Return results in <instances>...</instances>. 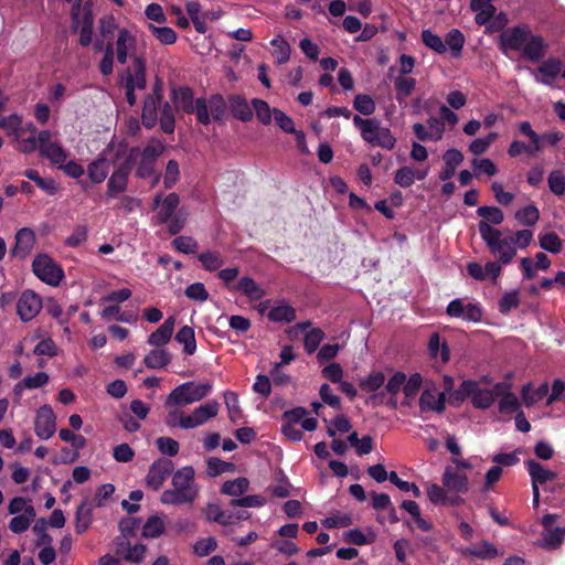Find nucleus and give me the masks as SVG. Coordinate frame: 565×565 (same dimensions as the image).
I'll return each mask as SVG.
<instances>
[{
    "label": "nucleus",
    "instance_id": "45",
    "mask_svg": "<svg viewBox=\"0 0 565 565\" xmlns=\"http://www.w3.org/2000/svg\"><path fill=\"white\" fill-rule=\"evenodd\" d=\"M428 350L433 358H437L440 354V359L444 363L450 359V351L446 342L441 343L440 335L435 332L430 335L428 341Z\"/></svg>",
    "mask_w": 565,
    "mask_h": 565
},
{
    "label": "nucleus",
    "instance_id": "17",
    "mask_svg": "<svg viewBox=\"0 0 565 565\" xmlns=\"http://www.w3.org/2000/svg\"><path fill=\"white\" fill-rule=\"evenodd\" d=\"M55 415L49 405L38 408V437L47 439L52 437L56 430Z\"/></svg>",
    "mask_w": 565,
    "mask_h": 565
},
{
    "label": "nucleus",
    "instance_id": "56",
    "mask_svg": "<svg viewBox=\"0 0 565 565\" xmlns=\"http://www.w3.org/2000/svg\"><path fill=\"white\" fill-rule=\"evenodd\" d=\"M406 381V375L403 372H395L385 385V391L391 395L390 404L394 407L396 406V401L393 399L395 395L398 394L401 388H404V383Z\"/></svg>",
    "mask_w": 565,
    "mask_h": 565
},
{
    "label": "nucleus",
    "instance_id": "31",
    "mask_svg": "<svg viewBox=\"0 0 565 565\" xmlns=\"http://www.w3.org/2000/svg\"><path fill=\"white\" fill-rule=\"evenodd\" d=\"M462 554L473 556L479 559H492L499 555L497 547L489 541H482L477 545L467 547Z\"/></svg>",
    "mask_w": 565,
    "mask_h": 565
},
{
    "label": "nucleus",
    "instance_id": "16",
    "mask_svg": "<svg viewBox=\"0 0 565 565\" xmlns=\"http://www.w3.org/2000/svg\"><path fill=\"white\" fill-rule=\"evenodd\" d=\"M443 484L449 491H454L456 493H467L469 490V480L467 475L459 472L452 467H446L443 475Z\"/></svg>",
    "mask_w": 565,
    "mask_h": 565
},
{
    "label": "nucleus",
    "instance_id": "6",
    "mask_svg": "<svg viewBox=\"0 0 565 565\" xmlns=\"http://www.w3.org/2000/svg\"><path fill=\"white\" fill-rule=\"evenodd\" d=\"M8 510L14 515L9 523V529L17 534L25 532L35 516L32 501L22 497L13 498Z\"/></svg>",
    "mask_w": 565,
    "mask_h": 565
},
{
    "label": "nucleus",
    "instance_id": "21",
    "mask_svg": "<svg viewBox=\"0 0 565 565\" xmlns=\"http://www.w3.org/2000/svg\"><path fill=\"white\" fill-rule=\"evenodd\" d=\"M38 153L49 160L54 167L64 163L68 157L67 150L57 141L42 145V147L38 149Z\"/></svg>",
    "mask_w": 565,
    "mask_h": 565
},
{
    "label": "nucleus",
    "instance_id": "64",
    "mask_svg": "<svg viewBox=\"0 0 565 565\" xmlns=\"http://www.w3.org/2000/svg\"><path fill=\"white\" fill-rule=\"evenodd\" d=\"M252 105L258 120L264 125H269L271 122L273 110L268 103L259 98H254L252 99Z\"/></svg>",
    "mask_w": 565,
    "mask_h": 565
},
{
    "label": "nucleus",
    "instance_id": "5",
    "mask_svg": "<svg viewBox=\"0 0 565 565\" xmlns=\"http://www.w3.org/2000/svg\"><path fill=\"white\" fill-rule=\"evenodd\" d=\"M212 391L211 383L185 382L171 391L166 405L183 406L203 399Z\"/></svg>",
    "mask_w": 565,
    "mask_h": 565
},
{
    "label": "nucleus",
    "instance_id": "32",
    "mask_svg": "<svg viewBox=\"0 0 565 565\" xmlns=\"http://www.w3.org/2000/svg\"><path fill=\"white\" fill-rule=\"evenodd\" d=\"M179 204L180 198L175 192L169 193L167 196H164L157 214L159 223L166 224L171 218V216L175 215V211Z\"/></svg>",
    "mask_w": 565,
    "mask_h": 565
},
{
    "label": "nucleus",
    "instance_id": "11",
    "mask_svg": "<svg viewBox=\"0 0 565 565\" xmlns=\"http://www.w3.org/2000/svg\"><path fill=\"white\" fill-rule=\"evenodd\" d=\"M530 35L531 29L526 24L507 29L500 35V47L503 52L507 50L521 51Z\"/></svg>",
    "mask_w": 565,
    "mask_h": 565
},
{
    "label": "nucleus",
    "instance_id": "23",
    "mask_svg": "<svg viewBox=\"0 0 565 565\" xmlns=\"http://www.w3.org/2000/svg\"><path fill=\"white\" fill-rule=\"evenodd\" d=\"M226 105L234 118L243 122L252 120L253 110L244 96L231 95L228 97V104L226 103Z\"/></svg>",
    "mask_w": 565,
    "mask_h": 565
},
{
    "label": "nucleus",
    "instance_id": "42",
    "mask_svg": "<svg viewBox=\"0 0 565 565\" xmlns=\"http://www.w3.org/2000/svg\"><path fill=\"white\" fill-rule=\"evenodd\" d=\"M220 409V404L217 401H210L203 405H200L193 411V415L199 425L205 424L211 418L217 416Z\"/></svg>",
    "mask_w": 565,
    "mask_h": 565
},
{
    "label": "nucleus",
    "instance_id": "58",
    "mask_svg": "<svg viewBox=\"0 0 565 565\" xmlns=\"http://www.w3.org/2000/svg\"><path fill=\"white\" fill-rule=\"evenodd\" d=\"M160 127L166 134H173L175 128L174 111L168 102H166L161 108Z\"/></svg>",
    "mask_w": 565,
    "mask_h": 565
},
{
    "label": "nucleus",
    "instance_id": "2",
    "mask_svg": "<svg viewBox=\"0 0 565 565\" xmlns=\"http://www.w3.org/2000/svg\"><path fill=\"white\" fill-rule=\"evenodd\" d=\"M195 471L192 466L177 470L172 476L173 489L164 490L160 501L163 504L181 505L194 502L198 489L194 483Z\"/></svg>",
    "mask_w": 565,
    "mask_h": 565
},
{
    "label": "nucleus",
    "instance_id": "35",
    "mask_svg": "<svg viewBox=\"0 0 565 565\" xmlns=\"http://www.w3.org/2000/svg\"><path fill=\"white\" fill-rule=\"evenodd\" d=\"M539 73L543 75L542 83L550 85L562 71V62L558 58L550 57L544 61L537 68Z\"/></svg>",
    "mask_w": 565,
    "mask_h": 565
},
{
    "label": "nucleus",
    "instance_id": "46",
    "mask_svg": "<svg viewBox=\"0 0 565 565\" xmlns=\"http://www.w3.org/2000/svg\"><path fill=\"white\" fill-rule=\"evenodd\" d=\"M515 220L524 226H534L540 220V211L534 204L520 209L514 214Z\"/></svg>",
    "mask_w": 565,
    "mask_h": 565
},
{
    "label": "nucleus",
    "instance_id": "54",
    "mask_svg": "<svg viewBox=\"0 0 565 565\" xmlns=\"http://www.w3.org/2000/svg\"><path fill=\"white\" fill-rule=\"evenodd\" d=\"M540 246L544 250H547L552 254H558L562 250L563 242L558 237L555 232H550L543 235H540Z\"/></svg>",
    "mask_w": 565,
    "mask_h": 565
},
{
    "label": "nucleus",
    "instance_id": "28",
    "mask_svg": "<svg viewBox=\"0 0 565 565\" xmlns=\"http://www.w3.org/2000/svg\"><path fill=\"white\" fill-rule=\"evenodd\" d=\"M233 289L246 296L250 301L260 300L266 295V291L248 276L242 277Z\"/></svg>",
    "mask_w": 565,
    "mask_h": 565
},
{
    "label": "nucleus",
    "instance_id": "61",
    "mask_svg": "<svg viewBox=\"0 0 565 565\" xmlns=\"http://www.w3.org/2000/svg\"><path fill=\"white\" fill-rule=\"evenodd\" d=\"M520 306V297L518 290L505 292L499 300V311L502 315H508L512 309Z\"/></svg>",
    "mask_w": 565,
    "mask_h": 565
},
{
    "label": "nucleus",
    "instance_id": "10",
    "mask_svg": "<svg viewBox=\"0 0 565 565\" xmlns=\"http://www.w3.org/2000/svg\"><path fill=\"white\" fill-rule=\"evenodd\" d=\"M64 278L61 264L46 254H38V279L51 287H58Z\"/></svg>",
    "mask_w": 565,
    "mask_h": 565
},
{
    "label": "nucleus",
    "instance_id": "33",
    "mask_svg": "<svg viewBox=\"0 0 565 565\" xmlns=\"http://www.w3.org/2000/svg\"><path fill=\"white\" fill-rule=\"evenodd\" d=\"M548 393V384L542 383L535 391L532 392V384L527 383L521 388V397L526 407L533 406L539 401L543 399Z\"/></svg>",
    "mask_w": 565,
    "mask_h": 565
},
{
    "label": "nucleus",
    "instance_id": "24",
    "mask_svg": "<svg viewBox=\"0 0 565 565\" xmlns=\"http://www.w3.org/2000/svg\"><path fill=\"white\" fill-rule=\"evenodd\" d=\"M175 318L173 316L167 318L164 322L148 337V343L152 347H162L167 344L174 330Z\"/></svg>",
    "mask_w": 565,
    "mask_h": 565
},
{
    "label": "nucleus",
    "instance_id": "37",
    "mask_svg": "<svg viewBox=\"0 0 565 565\" xmlns=\"http://www.w3.org/2000/svg\"><path fill=\"white\" fill-rule=\"evenodd\" d=\"M171 362V354L164 349H153L143 359L148 369H162Z\"/></svg>",
    "mask_w": 565,
    "mask_h": 565
},
{
    "label": "nucleus",
    "instance_id": "52",
    "mask_svg": "<svg viewBox=\"0 0 565 565\" xmlns=\"http://www.w3.org/2000/svg\"><path fill=\"white\" fill-rule=\"evenodd\" d=\"M164 531V523L158 515H151L142 526V536L154 539L160 536Z\"/></svg>",
    "mask_w": 565,
    "mask_h": 565
},
{
    "label": "nucleus",
    "instance_id": "41",
    "mask_svg": "<svg viewBox=\"0 0 565 565\" xmlns=\"http://www.w3.org/2000/svg\"><path fill=\"white\" fill-rule=\"evenodd\" d=\"M267 318L273 322H292L296 320V310L289 305L276 306L267 313Z\"/></svg>",
    "mask_w": 565,
    "mask_h": 565
},
{
    "label": "nucleus",
    "instance_id": "60",
    "mask_svg": "<svg viewBox=\"0 0 565 565\" xmlns=\"http://www.w3.org/2000/svg\"><path fill=\"white\" fill-rule=\"evenodd\" d=\"M324 339V332L320 328H313L305 335L303 347L308 354L317 351Z\"/></svg>",
    "mask_w": 565,
    "mask_h": 565
},
{
    "label": "nucleus",
    "instance_id": "4",
    "mask_svg": "<svg viewBox=\"0 0 565 565\" xmlns=\"http://www.w3.org/2000/svg\"><path fill=\"white\" fill-rule=\"evenodd\" d=\"M478 230L490 253L498 256L501 264H510L516 255L513 236L502 237L500 230L488 225L486 222H479Z\"/></svg>",
    "mask_w": 565,
    "mask_h": 565
},
{
    "label": "nucleus",
    "instance_id": "55",
    "mask_svg": "<svg viewBox=\"0 0 565 565\" xmlns=\"http://www.w3.org/2000/svg\"><path fill=\"white\" fill-rule=\"evenodd\" d=\"M353 108L364 116H371L376 109L373 98L366 94H358L353 100Z\"/></svg>",
    "mask_w": 565,
    "mask_h": 565
},
{
    "label": "nucleus",
    "instance_id": "25",
    "mask_svg": "<svg viewBox=\"0 0 565 565\" xmlns=\"http://www.w3.org/2000/svg\"><path fill=\"white\" fill-rule=\"evenodd\" d=\"M493 0H471L470 9L476 12L475 22L478 25H486L495 14L497 8Z\"/></svg>",
    "mask_w": 565,
    "mask_h": 565
},
{
    "label": "nucleus",
    "instance_id": "19",
    "mask_svg": "<svg viewBox=\"0 0 565 565\" xmlns=\"http://www.w3.org/2000/svg\"><path fill=\"white\" fill-rule=\"evenodd\" d=\"M47 524L55 529L63 527L65 524V516L63 511L60 509L54 510L49 520H45L44 518L38 519V547L52 542L50 535L43 532L45 525Z\"/></svg>",
    "mask_w": 565,
    "mask_h": 565
},
{
    "label": "nucleus",
    "instance_id": "7",
    "mask_svg": "<svg viewBox=\"0 0 565 565\" xmlns=\"http://www.w3.org/2000/svg\"><path fill=\"white\" fill-rule=\"evenodd\" d=\"M0 129L13 136L18 142L19 150L23 152H33L35 150V134L26 131L22 127V119L13 114L8 117L0 116Z\"/></svg>",
    "mask_w": 565,
    "mask_h": 565
},
{
    "label": "nucleus",
    "instance_id": "51",
    "mask_svg": "<svg viewBox=\"0 0 565 565\" xmlns=\"http://www.w3.org/2000/svg\"><path fill=\"white\" fill-rule=\"evenodd\" d=\"M385 383V375L383 372H372L365 379L361 380L359 383L360 388L363 392L375 393L377 392Z\"/></svg>",
    "mask_w": 565,
    "mask_h": 565
},
{
    "label": "nucleus",
    "instance_id": "26",
    "mask_svg": "<svg viewBox=\"0 0 565 565\" xmlns=\"http://www.w3.org/2000/svg\"><path fill=\"white\" fill-rule=\"evenodd\" d=\"M443 160L445 166L439 172V179L448 181L455 175L457 167L463 161V154L458 149H448L444 153Z\"/></svg>",
    "mask_w": 565,
    "mask_h": 565
},
{
    "label": "nucleus",
    "instance_id": "20",
    "mask_svg": "<svg viewBox=\"0 0 565 565\" xmlns=\"http://www.w3.org/2000/svg\"><path fill=\"white\" fill-rule=\"evenodd\" d=\"M524 465L527 469V472L531 477L532 486H543L547 481H553L556 479L557 473L546 469L543 465L535 461L534 459H529L524 461Z\"/></svg>",
    "mask_w": 565,
    "mask_h": 565
},
{
    "label": "nucleus",
    "instance_id": "14",
    "mask_svg": "<svg viewBox=\"0 0 565 565\" xmlns=\"http://www.w3.org/2000/svg\"><path fill=\"white\" fill-rule=\"evenodd\" d=\"M15 243L11 248L12 257L24 259L35 246V233L30 227L20 228L15 234Z\"/></svg>",
    "mask_w": 565,
    "mask_h": 565
},
{
    "label": "nucleus",
    "instance_id": "15",
    "mask_svg": "<svg viewBox=\"0 0 565 565\" xmlns=\"http://www.w3.org/2000/svg\"><path fill=\"white\" fill-rule=\"evenodd\" d=\"M162 94L160 89H154L153 94L146 96L143 100L141 120L142 125L147 129H151L156 126L158 120V108L161 105Z\"/></svg>",
    "mask_w": 565,
    "mask_h": 565
},
{
    "label": "nucleus",
    "instance_id": "38",
    "mask_svg": "<svg viewBox=\"0 0 565 565\" xmlns=\"http://www.w3.org/2000/svg\"><path fill=\"white\" fill-rule=\"evenodd\" d=\"M476 388V381L465 380L457 390H454L449 396V403L454 406L461 405L468 397H471Z\"/></svg>",
    "mask_w": 565,
    "mask_h": 565
},
{
    "label": "nucleus",
    "instance_id": "49",
    "mask_svg": "<svg viewBox=\"0 0 565 565\" xmlns=\"http://www.w3.org/2000/svg\"><path fill=\"white\" fill-rule=\"evenodd\" d=\"M206 519L222 525L234 524L233 513L223 511L218 504L210 503L206 508Z\"/></svg>",
    "mask_w": 565,
    "mask_h": 565
},
{
    "label": "nucleus",
    "instance_id": "50",
    "mask_svg": "<svg viewBox=\"0 0 565 565\" xmlns=\"http://www.w3.org/2000/svg\"><path fill=\"white\" fill-rule=\"evenodd\" d=\"M420 36L423 43L431 51L438 54H444L447 52L445 41L438 34H435L431 30H423Z\"/></svg>",
    "mask_w": 565,
    "mask_h": 565
},
{
    "label": "nucleus",
    "instance_id": "34",
    "mask_svg": "<svg viewBox=\"0 0 565 565\" xmlns=\"http://www.w3.org/2000/svg\"><path fill=\"white\" fill-rule=\"evenodd\" d=\"M273 115L277 126L287 134H294L298 142L305 141V134L301 130H296L294 120L287 116L282 110L274 108Z\"/></svg>",
    "mask_w": 565,
    "mask_h": 565
},
{
    "label": "nucleus",
    "instance_id": "44",
    "mask_svg": "<svg viewBox=\"0 0 565 565\" xmlns=\"http://www.w3.org/2000/svg\"><path fill=\"white\" fill-rule=\"evenodd\" d=\"M271 46H274V53L273 55L276 58L277 64L281 65L289 61L290 58V45L285 40L282 35H277L270 41Z\"/></svg>",
    "mask_w": 565,
    "mask_h": 565
},
{
    "label": "nucleus",
    "instance_id": "59",
    "mask_svg": "<svg viewBox=\"0 0 565 565\" xmlns=\"http://www.w3.org/2000/svg\"><path fill=\"white\" fill-rule=\"evenodd\" d=\"M149 30L151 34L162 44L170 45L177 41L175 31L169 26H156L153 24H149Z\"/></svg>",
    "mask_w": 565,
    "mask_h": 565
},
{
    "label": "nucleus",
    "instance_id": "12",
    "mask_svg": "<svg viewBox=\"0 0 565 565\" xmlns=\"http://www.w3.org/2000/svg\"><path fill=\"white\" fill-rule=\"evenodd\" d=\"M173 462L168 458H160L152 462L146 477L147 487L157 491L167 477L173 471Z\"/></svg>",
    "mask_w": 565,
    "mask_h": 565
},
{
    "label": "nucleus",
    "instance_id": "3",
    "mask_svg": "<svg viewBox=\"0 0 565 565\" xmlns=\"http://www.w3.org/2000/svg\"><path fill=\"white\" fill-rule=\"evenodd\" d=\"M353 125L360 130L361 138L372 147H380L386 150H393L397 139L388 127L382 126L380 119L362 118L359 115L353 116Z\"/></svg>",
    "mask_w": 565,
    "mask_h": 565
},
{
    "label": "nucleus",
    "instance_id": "8",
    "mask_svg": "<svg viewBox=\"0 0 565 565\" xmlns=\"http://www.w3.org/2000/svg\"><path fill=\"white\" fill-rule=\"evenodd\" d=\"M138 148H132L130 154L119 164V167L111 173L107 182V196L116 198L118 194L127 191L129 175L136 163V159L132 156L137 152Z\"/></svg>",
    "mask_w": 565,
    "mask_h": 565
},
{
    "label": "nucleus",
    "instance_id": "1",
    "mask_svg": "<svg viewBox=\"0 0 565 565\" xmlns=\"http://www.w3.org/2000/svg\"><path fill=\"white\" fill-rule=\"evenodd\" d=\"M170 97L177 110L194 114L201 125L207 126L212 120L223 122L226 117L227 105L221 94H213L209 98H194L191 87L180 86L172 88Z\"/></svg>",
    "mask_w": 565,
    "mask_h": 565
},
{
    "label": "nucleus",
    "instance_id": "18",
    "mask_svg": "<svg viewBox=\"0 0 565 565\" xmlns=\"http://www.w3.org/2000/svg\"><path fill=\"white\" fill-rule=\"evenodd\" d=\"M95 508V502L89 498H85L77 507L75 514V531L77 534H82L89 529Z\"/></svg>",
    "mask_w": 565,
    "mask_h": 565
},
{
    "label": "nucleus",
    "instance_id": "39",
    "mask_svg": "<svg viewBox=\"0 0 565 565\" xmlns=\"http://www.w3.org/2000/svg\"><path fill=\"white\" fill-rule=\"evenodd\" d=\"M416 79L413 77L397 76L394 81L396 90V100L402 104L407 97L412 95L416 87Z\"/></svg>",
    "mask_w": 565,
    "mask_h": 565
},
{
    "label": "nucleus",
    "instance_id": "43",
    "mask_svg": "<svg viewBox=\"0 0 565 565\" xmlns=\"http://www.w3.org/2000/svg\"><path fill=\"white\" fill-rule=\"evenodd\" d=\"M446 47L450 49L451 55L454 57H459L461 55L466 39L462 32L458 29H451L445 36Z\"/></svg>",
    "mask_w": 565,
    "mask_h": 565
},
{
    "label": "nucleus",
    "instance_id": "63",
    "mask_svg": "<svg viewBox=\"0 0 565 565\" xmlns=\"http://www.w3.org/2000/svg\"><path fill=\"white\" fill-rule=\"evenodd\" d=\"M499 412L504 415H510L520 409V402L514 393L504 394L499 401Z\"/></svg>",
    "mask_w": 565,
    "mask_h": 565
},
{
    "label": "nucleus",
    "instance_id": "9",
    "mask_svg": "<svg viewBox=\"0 0 565 565\" xmlns=\"http://www.w3.org/2000/svg\"><path fill=\"white\" fill-rule=\"evenodd\" d=\"M518 130L521 135L527 137L530 142L525 143L521 140H513L507 150L510 158H516L523 153L533 157L543 150V147L539 146V134L533 130L530 121H521L518 125Z\"/></svg>",
    "mask_w": 565,
    "mask_h": 565
},
{
    "label": "nucleus",
    "instance_id": "53",
    "mask_svg": "<svg viewBox=\"0 0 565 565\" xmlns=\"http://www.w3.org/2000/svg\"><path fill=\"white\" fill-rule=\"evenodd\" d=\"M198 259L207 271L218 270L224 264V259L217 252H203L198 256Z\"/></svg>",
    "mask_w": 565,
    "mask_h": 565
},
{
    "label": "nucleus",
    "instance_id": "57",
    "mask_svg": "<svg viewBox=\"0 0 565 565\" xmlns=\"http://www.w3.org/2000/svg\"><path fill=\"white\" fill-rule=\"evenodd\" d=\"M550 191L556 196L565 195V174L561 170H553L548 174Z\"/></svg>",
    "mask_w": 565,
    "mask_h": 565
},
{
    "label": "nucleus",
    "instance_id": "36",
    "mask_svg": "<svg viewBox=\"0 0 565 565\" xmlns=\"http://www.w3.org/2000/svg\"><path fill=\"white\" fill-rule=\"evenodd\" d=\"M175 341L183 344V352L188 355L194 354L196 350V340L194 329L190 326H183L175 334Z\"/></svg>",
    "mask_w": 565,
    "mask_h": 565
},
{
    "label": "nucleus",
    "instance_id": "22",
    "mask_svg": "<svg viewBox=\"0 0 565 565\" xmlns=\"http://www.w3.org/2000/svg\"><path fill=\"white\" fill-rule=\"evenodd\" d=\"M547 47L548 45L542 36L531 33L529 39L525 41L522 52L530 61L539 62L544 57Z\"/></svg>",
    "mask_w": 565,
    "mask_h": 565
},
{
    "label": "nucleus",
    "instance_id": "29",
    "mask_svg": "<svg viewBox=\"0 0 565 565\" xmlns=\"http://www.w3.org/2000/svg\"><path fill=\"white\" fill-rule=\"evenodd\" d=\"M108 161L104 156H99L87 166V175L92 183L99 184L104 182L108 175Z\"/></svg>",
    "mask_w": 565,
    "mask_h": 565
},
{
    "label": "nucleus",
    "instance_id": "40",
    "mask_svg": "<svg viewBox=\"0 0 565 565\" xmlns=\"http://www.w3.org/2000/svg\"><path fill=\"white\" fill-rule=\"evenodd\" d=\"M471 395V403L475 408L488 409L494 402V394L488 388H481L476 382V388Z\"/></svg>",
    "mask_w": 565,
    "mask_h": 565
},
{
    "label": "nucleus",
    "instance_id": "13",
    "mask_svg": "<svg viewBox=\"0 0 565 565\" xmlns=\"http://www.w3.org/2000/svg\"><path fill=\"white\" fill-rule=\"evenodd\" d=\"M557 518V514L547 513L543 515L541 521L544 529V545L548 548H557L565 539V527L553 526Z\"/></svg>",
    "mask_w": 565,
    "mask_h": 565
},
{
    "label": "nucleus",
    "instance_id": "62",
    "mask_svg": "<svg viewBox=\"0 0 565 565\" xmlns=\"http://www.w3.org/2000/svg\"><path fill=\"white\" fill-rule=\"evenodd\" d=\"M498 138L497 132H490L484 138H477L469 145V151L475 156H480L487 152L491 143Z\"/></svg>",
    "mask_w": 565,
    "mask_h": 565
},
{
    "label": "nucleus",
    "instance_id": "27",
    "mask_svg": "<svg viewBox=\"0 0 565 565\" xmlns=\"http://www.w3.org/2000/svg\"><path fill=\"white\" fill-rule=\"evenodd\" d=\"M17 312L22 321H31L35 317V292L25 290L18 300Z\"/></svg>",
    "mask_w": 565,
    "mask_h": 565
},
{
    "label": "nucleus",
    "instance_id": "47",
    "mask_svg": "<svg viewBox=\"0 0 565 565\" xmlns=\"http://www.w3.org/2000/svg\"><path fill=\"white\" fill-rule=\"evenodd\" d=\"M477 215L482 217L480 222H486L490 226L500 225L504 220L503 212L497 206H480L477 210Z\"/></svg>",
    "mask_w": 565,
    "mask_h": 565
},
{
    "label": "nucleus",
    "instance_id": "30",
    "mask_svg": "<svg viewBox=\"0 0 565 565\" xmlns=\"http://www.w3.org/2000/svg\"><path fill=\"white\" fill-rule=\"evenodd\" d=\"M134 73L127 70L126 81H131L134 87L143 89L146 87V61L142 56H135L132 60Z\"/></svg>",
    "mask_w": 565,
    "mask_h": 565
},
{
    "label": "nucleus",
    "instance_id": "48",
    "mask_svg": "<svg viewBox=\"0 0 565 565\" xmlns=\"http://www.w3.org/2000/svg\"><path fill=\"white\" fill-rule=\"evenodd\" d=\"M249 481L247 478L239 477L235 480L225 481L221 488V492L231 497H239L248 490Z\"/></svg>",
    "mask_w": 565,
    "mask_h": 565
}]
</instances>
